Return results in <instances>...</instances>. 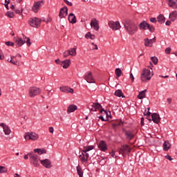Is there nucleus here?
Instances as JSON below:
<instances>
[{
	"label": "nucleus",
	"mask_w": 177,
	"mask_h": 177,
	"mask_svg": "<svg viewBox=\"0 0 177 177\" xmlns=\"http://www.w3.org/2000/svg\"><path fill=\"white\" fill-rule=\"evenodd\" d=\"M124 28L129 35H133L138 31V26L129 20L125 21Z\"/></svg>",
	"instance_id": "nucleus-1"
},
{
	"label": "nucleus",
	"mask_w": 177,
	"mask_h": 177,
	"mask_svg": "<svg viewBox=\"0 0 177 177\" xmlns=\"http://www.w3.org/2000/svg\"><path fill=\"white\" fill-rule=\"evenodd\" d=\"M153 77V69L150 68L149 69H144L141 74V81L142 82H147V81H150Z\"/></svg>",
	"instance_id": "nucleus-2"
},
{
	"label": "nucleus",
	"mask_w": 177,
	"mask_h": 177,
	"mask_svg": "<svg viewBox=\"0 0 177 177\" xmlns=\"http://www.w3.org/2000/svg\"><path fill=\"white\" fill-rule=\"evenodd\" d=\"M39 138V136L35 133V132H28L26 133L25 136H24V139H26V140H38V138Z\"/></svg>",
	"instance_id": "nucleus-3"
},
{
	"label": "nucleus",
	"mask_w": 177,
	"mask_h": 177,
	"mask_svg": "<svg viewBox=\"0 0 177 177\" xmlns=\"http://www.w3.org/2000/svg\"><path fill=\"white\" fill-rule=\"evenodd\" d=\"M30 163L33 165L34 167H39V162H38V155L34 154V153H29Z\"/></svg>",
	"instance_id": "nucleus-4"
},
{
	"label": "nucleus",
	"mask_w": 177,
	"mask_h": 177,
	"mask_svg": "<svg viewBox=\"0 0 177 177\" xmlns=\"http://www.w3.org/2000/svg\"><path fill=\"white\" fill-rule=\"evenodd\" d=\"M40 93H41V89L38 87L33 86L29 88V96L30 97H35V96H37Z\"/></svg>",
	"instance_id": "nucleus-5"
},
{
	"label": "nucleus",
	"mask_w": 177,
	"mask_h": 177,
	"mask_svg": "<svg viewBox=\"0 0 177 177\" xmlns=\"http://www.w3.org/2000/svg\"><path fill=\"white\" fill-rule=\"evenodd\" d=\"M44 6V1H35L32 7V10L34 13H38L39 9Z\"/></svg>",
	"instance_id": "nucleus-6"
},
{
	"label": "nucleus",
	"mask_w": 177,
	"mask_h": 177,
	"mask_svg": "<svg viewBox=\"0 0 177 177\" xmlns=\"http://www.w3.org/2000/svg\"><path fill=\"white\" fill-rule=\"evenodd\" d=\"M29 24L31 27H34L35 28H38L39 25L41 24V20L39 18H30L29 19Z\"/></svg>",
	"instance_id": "nucleus-7"
},
{
	"label": "nucleus",
	"mask_w": 177,
	"mask_h": 177,
	"mask_svg": "<svg viewBox=\"0 0 177 177\" xmlns=\"http://www.w3.org/2000/svg\"><path fill=\"white\" fill-rule=\"evenodd\" d=\"M79 158L82 164L88 162V158H89V153L85 152V151L82 150V154L79 156Z\"/></svg>",
	"instance_id": "nucleus-8"
},
{
	"label": "nucleus",
	"mask_w": 177,
	"mask_h": 177,
	"mask_svg": "<svg viewBox=\"0 0 177 177\" xmlns=\"http://www.w3.org/2000/svg\"><path fill=\"white\" fill-rule=\"evenodd\" d=\"M120 154H122L123 157H125L127 154L131 153V147L128 145H122L120 150L119 151Z\"/></svg>",
	"instance_id": "nucleus-9"
},
{
	"label": "nucleus",
	"mask_w": 177,
	"mask_h": 177,
	"mask_svg": "<svg viewBox=\"0 0 177 177\" xmlns=\"http://www.w3.org/2000/svg\"><path fill=\"white\" fill-rule=\"evenodd\" d=\"M109 28L113 30L114 31L120 30V28H121V25L120 24L119 21H110L109 22Z\"/></svg>",
	"instance_id": "nucleus-10"
},
{
	"label": "nucleus",
	"mask_w": 177,
	"mask_h": 177,
	"mask_svg": "<svg viewBox=\"0 0 177 177\" xmlns=\"http://www.w3.org/2000/svg\"><path fill=\"white\" fill-rule=\"evenodd\" d=\"M84 80H86V82L88 84H95V79H93V76L92 75V73L87 72L84 75Z\"/></svg>",
	"instance_id": "nucleus-11"
},
{
	"label": "nucleus",
	"mask_w": 177,
	"mask_h": 177,
	"mask_svg": "<svg viewBox=\"0 0 177 177\" xmlns=\"http://www.w3.org/2000/svg\"><path fill=\"white\" fill-rule=\"evenodd\" d=\"M0 129H3L5 135H10L12 130L10 129V127L8 126V124H5V123L0 124Z\"/></svg>",
	"instance_id": "nucleus-12"
},
{
	"label": "nucleus",
	"mask_w": 177,
	"mask_h": 177,
	"mask_svg": "<svg viewBox=\"0 0 177 177\" xmlns=\"http://www.w3.org/2000/svg\"><path fill=\"white\" fill-rule=\"evenodd\" d=\"M88 109L90 111H97V110L102 109V105L99 103H93L89 105Z\"/></svg>",
	"instance_id": "nucleus-13"
},
{
	"label": "nucleus",
	"mask_w": 177,
	"mask_h": 177,
	"mask_svg": "<svg viewBox=\"0 0 177 177\" xmlns=\"http://www.w3.org/2000/svg\"><path fill=\"white\" fill-rule=\"evenodd\" d=\"M124 135L127 140H132L135 138V132L129 130L124 131Z\"/></svg>",
	"instance_id": "nucleus-14"
},
{
	"label": "nucleus",
	"mask_w": 177,
	"mask_h": 177,
	"mask_svg": "<svg viewBox=\"0 0 177 177\" xmlns=\"http://www.w3.org/2000/svg\"><path fill=\"white\" fill-rule=\"evenodd\" d=\"M68 13V8H67V7H64L60 9L59 17L60 19H63L66 17V16H67Z\"/></svg>",
	"instance_id": "nucleus-15"
},
{
	"label": "nucleus",
	"mask_w": 177,
	"mask_h": 177,
	"mask_svg": "<svg viewBox=\"0 0 177 177\" xmlns=\"http://www.w3.org/2000/svg\"><path fill=\"white\" fill-rule=\"evenodd\" d=\"M40 162L41 165H43V167H44L45 168H52V162H50L49 159L41 160H40Z\"/></svg>",
	"instance_id": "nucleus-16"
},
{
	"label": "nucleus",
	"mask_w": 177,
	"mask_h": 177,
	"mask_svg": "<svg viewBox=\"0 0 177 177\" xmlns=\"http://www.w3.org/2000/svg\"><path fill=\"white\" fill-rule=\"evenodd\" d=\"M90 24L91 28H93L95 31H99V23L96 19H91Z\"/></svg>",
	"instance_id": "nucleus-17"
},
{
	"label": "nucleus",
	"mask_w": 177,
	"mask_h": 177,
	"mask_svg": "<svg viewBox=\"0 0 177 177\" xmlns=\"http://www.w3.org/2000/svg\"><path fill=\"white\" fill-rule=\"evenodd\" d=\"M61 92H64V93H74V89L68 87V86H61L59 88Z\"/></svg>",
	"instance_id": "nucleus-18"
},
{
	"label": "nucleus",
	"mask_w": 177,
	"mask_h": 177,
	"mask_svg": "<svg viewBox=\"0 0 177 177\" xmlns=\"http://www.w3.org/2000/svg\"><path fill=\"white\" fill-rule=\"evenodd\" d=\"M154 42H156V37H153V39H145V46H148L149 48H151V46H153V44H154Z\"/></svg>",
	"instance_id": "nucleus-19"
},
{
	"label": "nucleus",
	"mask_w": 177,
	"mask_h": 177,
	"mask_svg": "<svg viewBox=\"0 0 177 177\" xmlns=\"http://www.w3.org/2000/svg\"><path fill=\"white\" fill-rule=\"evenodd\" d=\"M166 3L169 8H172V9H177V3L175 0H166Z\"/></svg>",
	"instance_id": "nucleus-20"
},
{
	"label": "nucleus",
	"mask_w": 177,
	"mask_h": 177,
	"mask_svg": "<svg viewBox=\"0 0 177 177\" xmlns=\"http://www.w3.org/2000/svg\"><path fill=\"white\" fill-rule=\"evenodd\" d=\"M98 149H100L101 151H106L107 150V145L104 141H100L98 145Z\"/></svg>",
	"instance_id": "nucleus-21"
},
{
	"label": "nucleus",
	"mask_w": 177,
	"mask_h": 177,
	"mask_svg": "<svg viewBox=\"0 0 177 177\" xmlns=\"http://www.w3.org/2000/svg\"><path fill=\"white\" fill-rule=\"evenodd\" d=\"M151 119L153 122L156 124H158L160 120V115L158 113H153L151 115Z\"/></svg>",
	"instance_id": "nucleus-22"
},
{
	"label": "nucleus",
	"mask_w": 177,
	"mask_h": 177,
	"mask_svg": "<svg viewBox=\"0 0 177 177\" xmlns=\"http://www.w3.org/2000/svg\"><path fill=\"white\" fill-rule=\"evenodd\" d=\"M68 21L72 24H75V23H77V18L75 17V15H74V13L69 14V15H68Z\"/></svg>",
	"instance_id": "nucleus-23"
},
{
	"label": "nucleus",
	"mask_w": 177,
	"mask_h": 177,
	"mask_svg": "<svg viewBox=\"0 0 177 177\" xmlns=\"http://www.w3.org/2000/svg\"><path fill=\"white\" fill-rule=\"evenodd\" d=\"M77 109H78V107H77V105L71 104L68 106V107L67 109V113L68 114H70V113H74V111H75V110H77Z\"/></svg>",
	"instance_id": "nucleus-24"
},
{
	"label": "nucleus",
	"mask_w": 177,
	"mask_h": 177,
	"mask_svg": "<svg viewBox=\"0 0 177 177\" xmlns=\"http://www.w3.org/2000/svg\"><path fill=\"white\" fill-rule=\"evenodd\" d=\"M70 63V59H66L65 61L61 62V66L63 68H68Z\"/></svg>",
	"instance_id": "nucleus-25"
},
{
	"label": "nucleus",
	"mask_w": 177,
	"mask_h": 177,
	"mask_svg": "<svg viewBox=\"0 0 177 177\" xmlns=\"http://www.w3.org/2000/svg\"><path fill=\"white\" fill-rule=\"evenodd\" d=\"M169 17L171 21H175L177 17V11L174 10L169 14Z\"/></svg>",
	"instance_id": "nucleus-26"
},
{
	"label": "nucleus",
	"mask_w": 177,
	"mask_h": 177,
	"mask_svg": "<svg viewBox=\"0 0 177 177\" xmlns=\"http://www.w3.org/2000/svg\"><path fill=\"white\" fill-rule=\"evenodd\" d=\"M77 174L79 176V177H84V171H82V168L80 165H78L76 167Z\"/></svg>",
	"instance_id": "nucleus-27"
},
{
	"label": "nucleus",
	"mask_w": 177,
	"mask_h": 177,
	"mask_svg": "<svg viewBox=\"0 0 177 177\" xmlns=\"http://www.w3.org/2000/svg\"><path fill=\"white\" fill-rule=\"evenodd\" d=\"M148 26L149 24L146 21H144L139 25L140 30H147Z\"/></svg>",
	"instance_id": "nucleus-28"
},
{
	"label": "nucleus",
	"mask_w": 177,
	"mask_h": 177,
	"mask_svg": "<svg viewBox=\"0 0 177 177\" xmlns=\"http://www.w3.org/2000/svg\"><path fill=\"white\" fill-rule=\"evenodd\" d=\"M170 149H171V145L169 144V142L165 141V142L163 143V150H165V151H168V150Z\"/></svg>",
	"instance_id": "nucleus-29"
},
{
	"label": "nucleus",
	"mask_w": 177,
	"mask_h": 177,
	"mask_svg": "<svg viewBox=\"0 0 177 177\" xmlns=\"http://www.w3.org/2000/svg\"><path fill=\"white\" fill-rule=\"evenodd\" d=\"M16 44L18 46H23L26 44V40H23L21 38H18L16 40Z\"/></svg>",
	"instance_id": "nucleus-30"
},
{
	"label": "nucleus",
	"mask_w": 177,
	"mask_h": 177,
	"mask_svg": "<svg viewBox=\"0 0 177 177\" xmlns=\"http://www.w3.org/2000/svg\"><path fill=\"white\" fill-rule=\"evenodd\" d=\"M157 19H158V23H160V24H162V23H164L165 21V17H164V15H160L157 17Z\"/></svg>",
	"instance_id": "nucleus-31"
},
{
	"label": "nucleus",
	"mask_w": 177,
	"mask_h": 177,
	"mask_svg": "<svg viewBox=\"0 0 177 177\" xmlns=\"http://www.w3.org/2000/svg\"><path fill=\"white\" fill-rule=\"evenodd\" d=\"M69 52L70 56H75L77 55V48H73L68 50Z\"/></svg>",
	"instance_id": "nucleus-32"
},
{
	"label": "nucleus",
	"mask_w": 177,
	"mask_h": 177,
	"mask_svg": "<svg viewBox=\"0 0 177 177\" xmlns=\"http://www.w3.org/2000/svg\"><path fill=\"white\" fill-rule=\"evenodd\" d=\"M115 96H118V97H124V94L122 93V91L118 89L115 91Z\"/></svg>",
	"instance_id": "nucleus-33"
},
{
	"label": "nucleus",
	"mask_w": 177,
	"mask_h": 177,
	"mask_svg": "<svg viewBox=\"0 0 177 177\" xmlns=\"http://www.w3.org/2000/svg\"><path fill=\"white\" fill-rule=\"evenodd\" d=\"M146 91L147 90H144L140 92L138 95V98L140 100L144 99V97L146 96Z\"/></svg>",
	"instance_id": "nucleus-34"
},
{
	"label": "nucleus",
	"mask_w": 177,
	"mask_h": 177,
	"mask_svg": "<svg viewBox=\"0 0 177 177\" xmlns=\"http://www.w3.org/2000/svg\"><path fill=\"white\" fill-rule=\"evenodd\" d=\"M35 153H37V154H45L46 153V151L45 149H34Z\"/></svg>",
	"instance_id": "nucleus-35"
},
{
	"label": "nucleus",
	"mask_w": 177,
	"mask_h": 177,
	"mask_svg": "<svg viewBox=\"0 0 177 177\" xmlns=\"http://www.w3.org/2000/svg\"><path fill=\"white\" fill-rule=\"evenodd\" d=\"M85 38H86V39H95V35H92L91 32H88L86 34Z\"/></svg>",
	"instance_id": "nucleus-36"
},
{
	"label": "nucleus",
	"mask_w": 177,
	"mask_h": 177,
	"mask_svg": "<svg viewBox=\"0 0 177 177\" xmlns=\"http://www.w3.org/2000/svg\"><path fill=\"white\" fill-rule=\"evenodd\" d=\"M93 149H95V147L93 145H90L86 147H84L83 151H84L85 153H88V151H91V150H93Z\"/></svg>",
	"instance_id": "nucleus-37"
},
{
	"label": "nucleus",
	"mask_w": 177,
	"mask_h": 177,
	"mask_svg": "<svg viewBox=\"0 0 177 177\" xmlns=\"http://www.w3.org/2000/svg\"><path fill=\"white\" fill-rule=\"evenodd\" d=\"M6 15H7L10 19H13L15 17V12L13 11H8L6 13Z\"/></svg>",
	"instance_id": "nucleus-38"
},
{
	"label": "nucleus",
	"mask_w": 177,
	"mask_h": 177,
	"mask_svg": "<svg viewBox=\"0 0 177 177\" xmlns=\"http://www.w3.org/2000/svg\"><path fill=\"white\" fill-rule=\"evenodd\" d=\"M147 111H145L144 112V115H146L147 117V120H149V121H151V119H149V117H150V115H151V113H150V108H147Z\"/></svg>",
	"instance_id": "nucleus-39"
},
{
	"label": "nucleus",
	"mask_w": 177,
	"mask_h": 177,
	"mask_svg": "<svg viewBox=\"0 0 177 177\" xmlns=\"http://www.w3.org/2000/svg\"><path fill=\"white\" fill-rule=\"evenodd\" d=\"M122 74V71L120 68H118L115 69V75L116 76L120 78L121 77V75Z\"/></svg>",
	"instance_id": "nucleus-40"
},
{
	"label": "nucleus",
	"mask_w": 177,
	"mask_h": 177,
	"mask_svg": "<svg viewBox=\"0 0 177 177\" xmlns=\"http://www.w3.org/2000/svg\"><path fill=\"white\" fill-rule=\"evenodd\" d=\"M8 169L3 166H0V174H6Z\"/></svg>",
	"instance_id": "nucleus-41"
},
{
	"label": "nucleus",
	"mask_w": 177,
	"mask_h": 177,
	"mask_svg": "<svg viewBox=\"0 0 177 177\" xmlns=\"http://www.w3.org/2000/svg\"><path fill=\"white\" fill-rule=\"evenodd\" d=\"M15 59H16V56L11 57L10 59V63H12V64H15V66H17V64L16 63V60H15Z\"/></svg>",
	"instance_id": "nucleus-42"
},
{
	"label": "nucleus",
	"mask_w": 177,
	"mask_h": 177,
	"mask_svg": "<svg viewBox=\"0 0 177 177\" xmlns=\"http://www.w3.org/2000/svg\"><path fill=\"white\" fill-rule=\"evenodd\" d=\"M151 60L153 62V64H157L158 63V59L156 57H151Z\"/></svg>",
	"instance_id": "nucleus-43"
},
{
	"label": "nucleus",
	"mask_w": 177,
	"mask_h": 177,
	"mask_svg": "<svg viewBox=\"0 0 177 177\" xmlns=\"http://www.w3.org/2000/svg\"><path fill=\"white\" fill-rule=\"evenodd\" d=\"M147 28L149 30V31H150L151 32H154V26H153V25H150L148 24V26H147Z\"/></svg>",
	"instance_id": "nucleus-44"
},
{
	"label": "nucleus",
	"mask_w": 177,
	"mask_h": 177,
	"mask_svg": "<svg viewBox=\"0 0 177 177\" xmlns=\"http://www.w3.org/2000/svg\"><path fill=\"white\" fill-rule=\"evenodd\" d=\"M14 12L17 14V15H21V13H22L23 10L18 9V8H15L14 10Z\"/></svg>",
	"instance_id": "nucleus-45"
},
{
	"label": "nucleus",
	"mask_w": 177,
	"mask_h": 177,
	"mask_svg": "<svg viewBox=\"0 0 177 177\" xmlns=\"http://www.w3.org/2000/svg\"><path fill=\"white\" fill-rule=\"evenodd\" d=\"M64 57H68L70 56V52L68 50L63 53Z\"/></svg>",
	"instance_id": "nucleus-46"
},
{
	"label": "nucleus",
	"mask_w": 177,
	"mask_h": 177,
	"mask_svg": "<svg viewBox=\"0 0 177 177\" xmlns=\"http://www.w3.org/2000/svg\"><path fill=\"white\" fill-rule=\"evenodd\" d=\"M100 113H103L104 114H106V117H109L110 115V113L106 112L104 109L101 110Z\"/></svg>",
	"instance_id": "nucleus-47"
},
{
	"label": "nucleus",
	"mask_w": 177,
	"mask_h": 177,
	"mask_svg": "<svg viewBox=\"0 0 177 177\" xmlns=\"http://www.w3.org/2000/svg\"><path fill=\"white\" fill-rule=\"evenodd\" d=\"M26 45H28V46H30V45H31V41H30V38H28V37H26Z\"/></svg>",
	"instance_id": "nucleus-48"
},
{
	"label": "nucleus",
	"mask_w": 177,
	"mask_h": 177,
	"mask_svg": "<svg viewBox=\"0 0 177 177\" xmlns=\"http://www.w3.org/2000/svg\"><path fill=\"white\" fill-rule=\"evenodd\" d=\"M6 45H7V46H13L14 44L12 41H6Z\"/></svg>",
	"instance_id": "nucleus-49"
},
{
	"label": "nucleus",
	"mask_w": 177,
	"mask_h": 177,
	"mask_svg": "<svg viewBox=\"0 0 177 177\" xmlns=\"http://www.w3.org/2000/svg\"><path fill=\"white\" fill-rule=\"evenodd\" d=\"M3 59H5V56H3L2 50H0V60H3Z\"/></svg>",
	"instance_id": "nucleus-50"
},
{
	"label": "nucleus",
	"mask_w": 177,
	"mask_h": 177,
	"mask_svg": "<svg viewBox=\"0 0 177 177\" xmlns=\"http://www.w3.org/2000/svg\"><path fill=\"white\" fill-rule=\"evenodd\" d=\"M165 53H167V55H169V53H171V48L167 47V48L165 49Z\"/></svg>",
	"instance_id": "nucleus-51"
},
{
	"label": "nucleus",
	"mask_w": 177,
	"mask_h": 177,
	"mask_svg": "<svg viewBox=\"0 0 177 177\" xmlns=\"http://www.w3.org/2000/svg\"><path fill=\"white\" fill-rule=\"evenodd\" d=\"M64 2H65V3H66V5H68V6H72L73 3L68 1V0H64Z\"/></svg>",
	"instance_id": "nucleus-52"
},
{
	"label": "nucleus",
	"mask_w": 177,
	"mask_h": 177,
	"mask_svg": "<svg viewBox=\"0 0 177 177\" xmlns=\"http://www.w3.org/2000/svg\"><path fill=\"white\" fill-rule=\"evenodd\" d=\"M151 23H157V19L154 17L150 19Z\"/></svg>",
	"instance_id": "nucleus-53"
},
{
	"label": "nucleus",
	"mask_w": 177,
	"mask_h": 177,
	"mask_svg": "<svg viewBox=\"0 0 177 177\" xmlns=\"http://www.w3.org/2000/svg\"><path fill=\"white\" fill-rule=\"evenodd\" d=\"M91 45L93 46L92 49L97 50V45L95 44V43H91Z\"/></svg>",
	"instance_id": "nucleus-54"
},
{
	"label": "nucleus",
	"mask_w": 177,
	"mask_h": 177,
	"mask_svg": "<svg viewBox=\"0 0 177 177\" xmlns=\"http://www.w3.org/2000/svg\"><path fill=\"white\" fill-rule=\"evenodd\" d=\"M165 158H167V160H169V161H172V158L169 155H166Z\"/></svg>",
	"instance_id": "nucleus-55"
},
{
	"label": "nucleus",
	"mask_w": 177,
	"mask_h": 177,
	"mask_svg": "<svg viewBox=\"0 0 177 177\" xmlns=\"http://www.w3.org/2000/svg\"><path fill=\"white\" fill-rule=\"evenodd\" d=\"M111 155L112 156V157H113V158H117V156H115V151H112V152L111 153Z\"/></svg>",
	"instance_id": "nucleus-56"
},
{
	"label": "nucleus",
	"mask_w": 177,
	"mask_h": 177,
	"mask_svg": "<svg viewBox=\"0 0 177 177\" xmlns=\"http://www.w3.org/2000/svg\"><path fill=\"white\" fill-rule=\"evenodd\" d=\"M130 79L131 80L132 82L135 80V77H133V74H130Z\"/></svg>",
	"instance_id": "nucleus-57"
},
{
	"label": "nucleus",
	"mask_w": 177,
	"mask_h": 177,
	"mask_svg": "<svg viewBox=\"0 0 177 177\" xmlns=\"http://www.w3.org/2000/svg\"><path fill=\"white\" fill-rule=\"evenodd\" d=\"M44 21H46V23H50V21H52V18L48 17L47 20H44Z\"/></svg>",
	"instance_id": "nucleus-58"
},
{
	"label": "nucleus",
	"mask_w": 177,
	"mask_h": 177,
	"mask_svg": "<svg viewBox=\"0 0 177 177\" xmlns=\"http://www.w3.org/2000/svg\"><path fill=\"white\" fill-rule=\"evenodd\" d=\"M54 131H55V129H53V127H49V132L50 133H53Z\"/></svg>",
	"instance_id": "nucleus-59"
},
{
	"label": "nucleus",
	"mask_w": 177,
	"mask_h": 177,
	"mask_svg": "<svg viewBox=\"0 0 177 177\" xmlns=\"http://www.w3.org/2000/svg\"><path fill=\"white\" fill-rule=\"evenodd\" d=\"M98 118L102 121H107V120H105L102 115L99 116Z\"/></svg>",
	"instance_id": "nucleus-60"
},
{
	"label": "nucleus",
	"mask_w": 177,
	"mask_h": 177,
	"mask_svg": "<svg viewBox=\"0 0 177 177\" xmlns=\"http://www.w3.org/2000/svg\"><path fill=\"white\" fill-rule=\"evenodd\" d=\"M167 102L169 103V104H171V103L172 102V98L171 97L167 98Z\"/></svg>",
	"instance_id": "nucleus-61"
},
{
	"label": "nucleus",
	"mask_w": 177,
	"mask_h": 177,
	"mask_svg": "<svg viewBox=\"0 0 177 177\" xmlns=\"http://www.w3.org/2000/svg\"><path fill=\"white\" fill-rule=\"evenodd\" d=\"M55 63H56L57 64H62V62H60V59H56V60H55Z\"/></svg>",
	"instance_id": "nucleus-62"
},
{
	"label": "nucleus",
	"mask_w": 177,
	"mask_h": 177,
	"mask_svg": "<svg viewBox=\"0 0 177 177\" xmlns=\"http://www.w3.org/2000/svg\"><path fill=\"white\" fill-rule=\"evenodd\" d=\"M165 25L166 26H171V21H167L166 23H165Z\"/></svg>",
	"instance_id": "nucleus-63"
},
{
	"label": "nucleus",
	"mask_w": 177,
	"mask_h": 177,
	"mask_svg": "<svg viewBox=\"0 0 177 177\" xmlns=\"http://www.w3.org/2000/svg\"><path fill=\"white\" fill-rule=\"evenodd\" d=\"M10 8V9H12V10H14V11L16 9L13 5H12Z\"/></svg>",
	"instance_id": "nucleus-64"
}]
</instances>
